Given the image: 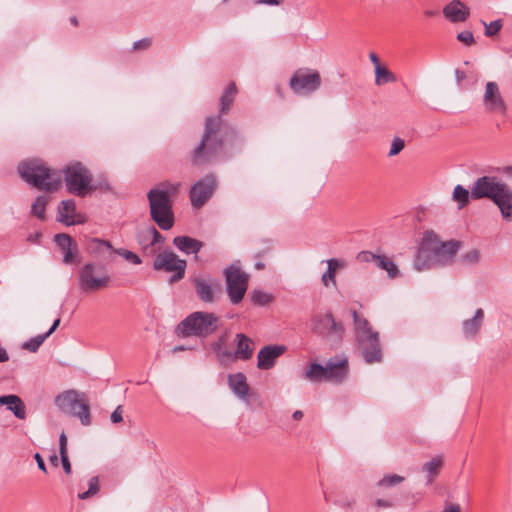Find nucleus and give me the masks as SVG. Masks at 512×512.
Wrapping results in <instances>:
<instances>
[{"mask_svg": "<svg viewBox=\"0 0 512 512\" xmlns=\"http://www.w3.org/2000/svg\"><path fill=\"white\" fill-rule=\"evenodd\" d=\"M376 266L385 270L388 277L394 279L399 276V269L397 265L386 255H378L376 258Z\"/></svg>", "mask_w": 512, "mask_h": 512, "instance_id": "34", "label": "nucleus"}, {"mask_svg": "<svg viewBox=\"0 0 512 512\" xmlns=\"http://www.w3.org/2000/svg\"><path fill=\"white\" fill-rule=\"evenodd\" d=\"M42 234L40 232H34L28 235L27 241L31 243H39Z\"/></svg>", "mask_w": 512, "mask_h": 512, "instance_id": "55", "label": "nucleus"}, {"mask_svg": "<svg viewBox=\"0 0 512 512\" xmlns=\"http://www.w3.org/2000/svg\"><path fill=\"white\" fill-rule=\"evenodd\" d=\"M88 490L87 491H84V492H81L78 494V498L81 499V500H85V499H88V498H91L93 497L94 495H96L99 491V478L97 476H94L92 478H90L89 482H88Z\"/></svg>", "mask_w": 512, "mask_h": 512, "instance_id": "43", "label": "nucleus"}, {"mask_svg": "<svg viewBox=\"0 0 512 512\" xmlns=\"http://www.w3.org/2000/svg\"><path fill=\"white\" fill-rule=\"evenodd\" d=\"M287 350L284 345H267L262 347L257 355V367L260 370H269L274 367L277 358Z\"/></svg>", "mask_w": 512, "mask_h": 512, "instance_id": "20", "label": "nucleus"}, {"mask_svg": "<svg viewBox=\"0 0 512 512\" xmlns=\"http://www.w3.org/2000/svg\"><path fill=\"white\" fill-rule=\"evenodd\" d=\"M122 406H118L111 414L110 419L113 423H120L123 420Z\"/></svg>", "mask_w": 512, "mask_h": 512, "instance_id": "50", "label": "nucleus"}, {"mask_svg": "<svg viewBox=\"0 0 512 512\" xmlns=\"http://www.w3.org/2000/svg\"><path fill=\"white\" fill-rule=\"evenodd\" d=\"M63 470L66 474L71 473V463L68 458V454H60Z\"/></svg>", "mask_w": 512, "mask_h": 512, "instance_id": "52", "label": "nucleus"}, {"mask_svg": "<svg viewBox=\"0 0 512 512\" xmlns=\"http://www.w3.org/2000/svg\"><path fill=\"white\" fill-rule=\"evenodd\" d=\"M227 344V333L221 335L215 342L212 343L211 347L217 357L220 360H230L232 356V351L228 350L226 347Z\"/></svg>", "mask_w": 512, "mask_h": 512, "instance_id": "35", "label": "nucleus"}, {"mask_svg": "<svg viewBox=\"0 0 512 512\" xmlns=\"http://www.w3.org/2000/svg\"><path fill=\"white\" fill-rule=\"evenodd\" d=\"M326 369L324 365L320 363L313 362L311 363L305 373L304 378L310 382H321L326 381Z\"/></svg>", "mask_w": 512, "mask_h": 512, "instance_id": "31", "label": "nucleus"}, {"mask_svg": "<svg viewBox=\"0 0 512 512\" xmlns=\"http://www.w3.org/2000/svg\"><path fill=\"white\" fill-rule=\"evenodd\" d=\"M369 58L371 62L375 65V67H381L379 58L375 53H370Z\"/></svg>", "mask_w": 512, "mask_h": 512, "instance_id": "61", "label": "nucleus"}, {"mask_svg": "<svg viewBox=\"0 0 512 512\" xmlns=\"http://www.w3.org/2000/svg\"><path fill=\"white\" fill-rule=\"evenodd\" d=\"M443 465L442 457L436 456L422 466V471L426 473L427 483H431L439 474Z\"/></svg>", "mask_w": 512, "mask_h": 512, "instance_id": "33", "label": "nucleus"}, {"mask_svg": "<svg viewBox=\"0 0 512 512\" xmlns=\"http://www.w3.org/2000/svg\"><path fill=\"white\" fill-rule=\"evenodd\" d=\"M250 296L252 303L259 307L266 306L274 300V296L271 293L265 292L261 289H254Z\"/></svg>", "mask_w": 512, "mask_h": 512, "instance_id": "37", "label": "nucleus"}, {"mask_svg": "<svg viewBox=\"0 0 512 512\" xmlns=\"http://www.w3.org/2000/svg\"><path fill=\"white\" fill-rule=\"evenodd\" d=\"M470 197V191H468L462 185H456L454 187L453 200L457 202L459 209L464 208L469 203Z\"/></svg>", "mask_w": 512, "mask_h": 512, "instance_id": "39", "label": "nucleus"}, {"mask_svg": "<svg viewBox=\"0 0 512 512\" xmlns=\"http://www.w3.org/2000/svg\"><path fill=\"white\" fill-rule=\"evenodd\" d=\"M501 173H503L504 175L512 178V166H504L501 169Z\"/></svg>", "mask_w": 512, "mask_h": 512, "instance_id": "62", "label": "nucleus"}, {"mask_svg": "<svg viewBox=\"0 0 512 512\" xmlns=\"http://www.w3.org/2000/svg\"><path fill=\"white\" fill-rule=\"evenodd\" d=\"M152 44V39L151 38H143V39H140V40H137L133 43V50L137 51V50H146L148 49Z\"/></svg>", "mask_w": 512, "mask_h": 512, "instance_id": "49", "label": "nucleus"}, {"mask_svg": "<svg viewBox=\"0 0 512 512\" xmlns=\"http://www.w3.org/2000/svg\"><path fill=\"white\" fill-rule=\"evenodd\" d=\"M47 338H48V334H45V333L39 334L35 337L30 338L28 341L24 342L22 344V348L29 352L35 353L38 351L40 346L43 344V342Z\"/></svg>", "mask_w": 512, "mask_h": 512, "instance_id": "41", "label": "nucleus"}, {"mask_svg": "<svg viewBox=\"0 0 512 512\" xmlns=\"http://www.w3.org/2000/svg\"><path fill=\"white\" fill-rule=\"evenodd\" d=\"M324 367L326 369V382L342 383L349 373L348 359L344 356L330 358Z\"/></svg>", "mask_w": 512, "mask_h": 512, "instance_id": "19", "label": "nucleus"}, {"mask_svg": "<svg viewBox=\"0 0 512 512\" xmlns=\"http://www.w3.org/2000/svg\"><path fill=\"white\" fill-rule=\"evenodd\" d=\"M282 0H256V4H266V5H280Z\"/></svg>", "mask_w": 512, "mask_h": 512, "instance_id": "57", "label": "nucleus"}, {"mask_svg": "<svg viewBox=\"0 0 512 512\" xmlns=\"http://www.w3.org/2000/svg\"><path fill=\"white\" fill-rule=\"evenodd\" d=\"M311 331L325 340L331 348L339 347L345 335L343 323L337 321L331 312L313 315L311 317Z\"/></svg>", "mask_w": 512, "mask_h": 512, "instance_id": "7", "label": "nucleus"}, {"mask_svg": "<svg viewBox=\"0 0 512 512\" xmlns=\"http://www.w3.org/2000/svg\"><path fill=\"white\" fill-rule=\"evenodd\" d=\"M483 104L488 112H499L505 114L507 105L500 93L499 86L496 82H487L483 95Z\"/></svg>", "mask_w": 512, "mask_h": 512, "instance_id": "18", "label": "nucleus"}, {"mask_svg": "<svg viewBox=\"0 0 512 512\" xmlns=\"http://www.w3.org/2000/svg\"><path fill=\"white\" fill-rule=\"evenodd\" d=\"M47 205V198L45 196H37L31 206V213L37 218L45 219V210Z\"/></svg>", "mask_w": 512, "mask_h": 512, "instance_id": "40", "label": "nucleus"}, {"mask_svg": "<svg viewBox=\"0 0 512 512\" xmlns=\"http://www.w3.org/2000/svg\"><path fill=\"white\" fill-rule=\"evenodd\" d=\"M236 350L232 352L230 360L241 359L247 361L253 356V347L251 339L243 333L235 335Z\"/></svg>", "mask_w": 512, "mask_h": 512, "instance_id": "24", "label": "nucleus"}, {"mask_svg": "<svg viewBox=\"0 0 512 512\" xmlns=\"http://www.w3.org/2000/svg\"><path fill=\"white\" fill-rule=\"evenodd\" d=\"M470 195L473 200L489 199L506 221L512 220V188L496 176H482L475 180Z\"/></svg>", "mask_w": 512, "mask_h": 512, "instance_id": "2", "label": "nucleus"}, {"mask_svg": "<svg viewBox=\"0 0 512 512\" xmlns=\"http://www.w3.org/2000/svg\"><path fill=\"white\" fill-rule=\"evenodd\" d=\"M227 383L236 396L244 401L248 400L249 386L247 384V378L244 373L238 372L235 374H230L228 376Z\"/></svg>", "mask_w": 512, "mask_h": 512, "instance_id": "26", "label": "nucleus"}, {"mask_svg": "<svg viewBox=\"0 0 512 512\" xmlns=\"http://www.w3.org/2000/svg\"><path fill=\"white\" fill-rule=\"evenodd\" d=\"M484 321V311L478 308L471 319L464 320L462 329L466 338H474L479 332Z\"/></svg>", "mask_w": 512, "mask_h": 512, "instance_id": "28", "label": "nucleus"}, {"mask_svg": "<svg viewBox=\"0 0 512 512\" xmlns=\"http://www.w3.org/2000/svg\"><path fill=\"white\" fill-rule=\"evenodd\" d=\"M455 76L458 82H461L466 77L465 73L459 69L455 70Z\"/></svg>", "mask_w": 512, "mask_h": 512, "instance_id": "63", "label": "nucleus"}, {"mask_svg": "<svg viewBox=\"0 0 512 512\" xmlns=\"http://www.w3.org/2000/svg\"><path fill=\"white\" fill-rule=\"evenodd\" d=\"M97 242H98L99 246H105L107 249L112 250L114 253L123 257L126 261H128L134 265H139L142 263L140 257L132 251H129V250H126L123 248L113 249L111 243L106 240L97 239Z\"/></svg>", "mask_w": 512, "mask_h": 512, "instance_id": "32", "label": "nucleus"}, {"mask_svg": "<svg viewBox=\"0 0 512 512\" xmlns=\"http://www.w3.org/2000/svg\"><path fill=\"white\" fill-rule=\"evenodd\" d=\"M461 507L459 504H448L445 506L442 512H460Z\"/></svg>", "mask_w": 512, "mask_h": 512, "instance_id": "56", "label": "nucleus"}, {"mask_svg": "<svg viewBox=\"0 0 512 512\" xmlns=\"http://www.w3.org/2000/svg\"><path fill=\"white\" fill-rule=\"evenodd\" d=\"M292 417L294 420H300L303 417V412L300 410H296V411H294Z\"/></svg>", "mask_w": 512, "mask_h": 512, "instance_id": "64", "label": "nucleus"}, {"mask_svg": "<svg viewBox=\"0 0 512 512\" xmlns=\"http://www.w3.org/2000/svg\"><path fill=\"white\" fill-rule=\"evenodd\" d=\"M55 403L63 412L78 417L83 425L91 423L90 407L84 394L68 390L58 395Z\"/></svg>", "mask_w": 512, "mask_h": 512, "instance_id": "9", "label": "nucleus"}, {"mask_svg": "<svg viewBox=\"0 0 512 512\" xmlns=\"http://www.w3.org/2000/svg\"><path fill=\"white\" fill-rule=\"evenodd\" d=\"M461 247V242L457 240H450L443 242L431 257L427 260V269L434 266H444L452 262L456 253Z\"/></svg>", "mask_w": 512, "mask_h": 512, "instance_id": "16", "label": "nucleus"}, {"mask_svg": "<svg viewBox=\"0 0 512 512\" xmlns=\"http://www.w3.org/2000/svg\"><path fill=\"white\" fill-rule=\"evenodd\" d=\"M136 239L141 247L142 253L146 256H154L160 247L165 242V237L153 226L150 225L146 228L139 230L136 233Z\"/></svg>", "mask_w": 512, "mask_h": 512, "instance_id": "15", "label": "nucleus"}, {"mask_svg": "<svg viewBox=\"0 0 512 512\" xmlns=\"http://www.w3.org/2000/svg\"><path fill=\"white\" fill-rule=\"evenodd\" d=\"M220 322V317L214 313L196 311L177 325L175 333L181 338L191 336L206 338L218 330Z\"/></svg>", "mask_w": 512, "mask_h": 512, "instance_id": "5", "label": "nucleus"}, {"mask_svg": "<svg viewBox=\"0 0 512 512\" xmlns=\"http://www.w3.org/2000/svg\"><path fill=\"white\" fill-rule=\"evenodd\" d=\"M226 291L233 305L239 304L248 289L249 275L240 266L231 264L224 270Z\"/></svg>", "mask_w": 512, "mask_h": 512, "instance_id": "10", "label": "nucleus"}, {"mask_svg": "<svg viewBox=\"0 0 512 512\" xmlns=\"http://www.w3.org/2000/svg\"><path fill=\"white\" fill-rule=\"evenodd\" d=\"M75 212L76 204L74 200L70 199L62 201L58 207L57 221L65 224L66 226L74 225L78 222L74 219Z\"/></svg>", "mask_w": 512, "mask_h": 512, "instance_id": "29", "label": "nucleus"}, {"mask_svg": "<svg viewBox=\"0 0 512 512\" xmlns=\"http://www.w3.org/2000/svg\"><path fill=\"white\" fill-rule=\"evenodd\" d=\"M237 94L235 83H230L220 98V113L206 118L204 133L200 143L191 155L193 165H202L214 159L224 148L230 152L240 150L244 139L236 129L222 118L226 114Z\"/></svg>", "mask_w": 512, "mask_h": 512, "instance_id": "1", "label": "nucleus"}, {"mask_svg": "<svg viewBox=\"0 0 512 512\" xmlns=\"http://www.w3.org/2000/svg\"><path fill=\"white\" fill-rule=\"evenodd\" d=\"M289 86L296 94H311L321 86V77L317 71L298 69L290 78Z\"/></svg>", "mask_w": 512, "mask_h": 512, "instance_id": "12", "label": "nucleus"}, {"mask_svg": "<svg viewBox=\"0 0 512 512\" xmlns=\"http://www.w3.org/2000/svg\"><path fill=\"white\" fill-rule=\"evenodd\" d=\"M480 253L477 249H473L468 251L467 253L461 256V260L466 265H472L479 261Z\"/></svg>", "mask_w": 512, "mask_h": 512, "instance_id": "45", "label": "nucleus"}, {"mask_svg": "<svg viewBox=\"0 0 512 512\" xmlns=\"http://www.w3.org/2000/svg\"><path fill=\"white\" fill-rule=\"evenodd\" d=\"M457 40L465 44L466 46H471L475 43L474 35L471 31L465 30L459 32L456 36Z\"/></svg>", "mask_w": 512, "mask_h": 512, "instance_id": "47", "label": "nucleus"}, {"mask_svg": "<svg viewBox=\"0 0 512 512\" xmlns=\"http://www.w3.org/2000/svg\"><path fill=\"white\" fill-rule=\"evenodd\" d=\"M352 317L356 333V340H359L362 336L365 337L370 334L377 333L376 331H373L369 321L356 310L352 311Z\"/></svg>", "mask_w": 512, "mask_h": 512, "instance_id": "30", "label": "nucleus"}, {"mask_svg": "<svg viewBox=\"0 0 512 512\" xmlns=\"http://www.w3.org/2000/svg\"><path fill=\"white\" fill-rule=\"evenodd\" d=\"M405 480L403 476L397 474L384 475L377 483L378 487L389 488L402 483Z\"/></svg>", "mask_w": 512, "mask_h": 512, "instance_id": "42", "label": "nucleus"}, {"mask_svg": "<svg viewBox=\"0 0 512 512\" xmlns=\"http://www.w3.org/2000/svg\"><path fill=\"white\" fill-rule=\"evenodd\" d=\"M443 244L434 231H426L423 234L421 244L414 259V267L418 271L427 269V260L432 253Z\"/></svg>", "mask_w": 512, "mask_h": 512, "instance_id": "14", "label": "nucleus"}, {"mask_svg": "<svg viewBox=\"0 0 512 512\" xmlns=\"http://www.w3.org/2000/svg\"><path fill=\"white\" fill-rule=\"evenodd\" d=\"M180 183L161 182L147 193L151 219L162 230H169L174 225L172 196L178 193Z\"/></svg>", "mask_w": 512, "mask_h": 512, "instance_id": "3", "label": "nucleus"}, {"mask_svg": "<svg viewBox=\"0 0 512 512\" xmlns=\"http://www.w3.org/2000/svg\"><path fill=\"white\" fill-rule=\"evenodd\" d=\"M375 83L376 85H383L396 81V76L386 67H375Z\"/></svg>", "mask_w": 512, "mask_h": 512, "instance_id": "38", "label": "nucleus"}, {"mask_svg": "<svg viewBox=\"0 0 512 512\" xmlns=\"http://www.w3.org/2000/svg\"><path fill=\"white\" fill-rule=\"evenodd\" d=\"M173 245L186 255H195L203 248L204 243L190 236H176L173 238Z\"/></svg>", "mask_w": 512, "mask_h": 512, "instance_id": "25", "label": "nucleus"}, {"mask_svg": "<svg viewBox=\"0 0 512 512\" xmlns=\"http://www.w3.org/2000/svg\"><path fill=\"white\" fill-rule=\"evenodd\" d=\"M339 505L343 508H348V507H352L354 504H355V499H350V500H340L339 502Z\"/></svg>", "mask_w": 512, "mask_h": 512, "instance_id": "58", "label": "nucleus"}, {"mask_svg": "<svg viewBox=\"0 0 512 512\" xmlns=\"http://www.w3.org/2000/svg\"><path fill=\"white\" fill-rule=\"evenodd\" d=\"M59 452H60V454H68L67 453V437L64 433H62L59 437Z\"/></svg>", "mask_w": 512, "mask_h": 512, "instance_id": "53", "label": "nucleus"}, {"mask_svg": "<svg viewBox=\"0 0 512 512\" xmlns=\"http://www.w3.org/2000/svg\"><path fill=\"white\" fill-rule=\"evenodd\" d=\"M0 406H6L7 410L20 420L26 418V406L23 400L14 394L0 396Z\"/></svg>", "mask_w": 512, "mask_h": 512, "instance_id": "27", "label": "nucleus"}, {"mask_svg": "<svg viewBox=\"0 0 512 512\" xmlns=\"http://www.w3.org/2000/svg\"><path fill=\"white\" fill-rule=\"evenodd\" d=\"M59 324H60V318L55 319L52 326L45 334H48V337H49L58 328Z\"/></svg>", "mask_w": 512, "mask_h": 512, "instance_id": "59", "label": "nucleus"}, {"mask_svg": "<svg viewBox=\"0 0 512 512\" xmlns=\"http://www.w3.org/2000/svg\"><path fill=\"white\" fill-rule=\"evenodd\" d=\"M404 147H405L404 140L401 139L400 137H395L392 140V144H391V148L388 153V156L392 157V156L399 154L404 149Z\"/></svg>", "mask_w": 512, "mask_h": 512, "instance_id": "46", "label": "nucleus"}, {"mask_svg": "<svg viewBox=\"0 0 512 512\" xmlns=\"http://www.w3.org/2000/svg\"><path fill=\"white\" fill-rule=\"evenodd\" d=\"M8 360H9V355H8L7 351L4 348L0 347V363L6 362Z\"/></svg>", "mask_w": 512, "mask_h": 512, "instance_id": "60", "label": "nucleus"}, {"mask_svg": "<svg viewBox=\"0 0 512 512\" xmlns=\"http://www.w3.org/2000/svg\"><path fill=\"white\" fill-rule=\"evenodd\" d=\"M54 241L63 253V262L65 264L77 262L78 245L70 235L65 233L56 234Z\"/></svg>", "mask_w": 512, "mask_h": 512, "instance_id": "21", "label": "nucleus"}, {"mask_svg": "<svg viewBox=\"0 0 512 512\" xmlns=\"http://www.w3.org/2000/svg\"><path fill=\"white\" fill-rule=\"evenodd\" d=\"M357 342L366 363L372 364L382 360V350L378 332L365 337L362 336Z\"/></svg>", "mask_w": 512, "mask_h": 512, "instance_id": "17", "label": "nucleus"}, {"mask_svg": "<svg viewBox=\"0 0 512 512\" xmlns=\"http://www.w3.org/2000/svg\"><path fill=\"white\" fill-rule=\"evenodd\" d=\"M34 458L37 462L38 468L46 473L47 472L46 465H45V462H44L43 458L41 457V455L39 453H36L34 455Z\"/></svg>", "mask_w": 512, "mask_h": 512, "instance_id": "54", "label": "nucleus"}, {"mask_svg": "<svg viewBox=\"0 0 512 512\" xmlns=\"http://www.w3.org/2000/svg\"><path fill=\"white\" fill-rule=\"evenodd\" d=\"M20 177L39 190L53 192L61 187V174L50 169L39 159L21 162L18 166Z\"/></svg>", "mask_w": 512, "mask_h": 512, "instance_id": "4", "label": "nucleus"}, {"mask_svg": "<svg viewBox=\"0 0 512 512\" xmlns=\"http://www.w3.org/2000/svg\"><path fill=\"white\" fill-rule=\"evenodd\" d=\"M443 14L452 23H458L468 19L470 10L460 0H453L443 8Z\"/></svg>", "mask_w": 512, "mask_h": 512, "instance_id": "22", "label": "nucleus"}, {"mask_svg": "<svg viewBox=\"0 0 512 512\" xmlns=\"http://www.w3.org/2000/svg\"><path fill=\"white\" fill-rule=\"evenodd\" d=\"M187 262L180 259L175 253L171 251H163L155 255L152 265L155 271H164L173 273L169 278L170 283H175L182 280L185 276Z\"/></svg>", "mask_w": 512, "mask_h": 512, "instance_id": "11", "label": "nucleus"}, {"mask_svg": "<svg viewBox=\"0 0 512 512\" xmlns=\"http://www.w3.org/2000/svg\"><path fill=\"white\" fill-rule=\"evenodd\" d=\"M339 266L340 263L337 259L327 260V271L321 277V282L325 287H329L330 283L335 284V274Z\"/></svg>", "mask_w": 512, "mask_h": 512, "instance_id": "36", "label": "nucleus"}, {"mask_svg": "<svg viewBox=\"0 0 512 512\" xmlns=\"http://www.w3.org/2000/svg\"><path fill=\"white\" fill-rule=\"evenodd\" d=\"M109 282L110 275L102 264L85 263L78 271L79 288L85 293L106 288Z\"/></svg>", "mask_w": 512, "mask_h": 512, "instance_id": "8", "label": "nucleus"}, {"mask_svg": "<svg viewBox=\"0 0 512 512\" xmlns=\"http://www.w3.org/2000/svg\"><path fill=\"white\" fill-rule=\"evenodd\" d=\"M217 187L214 175L209 174L197 181L190 189L189 197L193 207H202L213 195Z\"/></svg>", "mask_w": 512, "mask_h": 512, "instance_id": "13", "label": "nucleus"}, {"mask_svg": "<svg viewBox=\"0 0 512 512\" xmlns=\"http://www.w3.org/2000/svg\"><path fill=\"white\" fill-rule=\"evenodd\" d=\"M377 257H378V255H376L370 251H362L358 254L357 259L360 262H367V263L373 262L376 264Z\"/></svg>", "mask_w": 512, "mask_h": 512, "instance_id": "48", "label": "nucleus"}, {"mask_svg": "<svg viewBox=\"0 0 512 512\" xmlns=\"http://www.w3.org/2000/svg\"><path fill=\"white\" fill-rule=\"evenodd\" d=\"M57 172L61 174V183H65L70 194L84 197L101 187L93 184L91 172L80 161H72Z\"/></svg>", "mask_w": 512, "mask_h": 512, "instance_id": "6", "label": "nucleus"}, {"mask_svg": "<svg viewBox=\"0 0 512 512\" xmlns=\"http://www.w3.org/2000/svg\"><path fill=\"white\" fill-rule=\"evenodd\" d=\"M193 285L198 298L205 303H212L215 301L214 287H218V283H213L210 280L202 277H195Z\"/></svg>", "mask_w": 512, "mask_h": 512, "instance_id": "23", "label": "nucleus"}, {"mask_svg": "<svg viewBox=\"0 0 512 512\" xmlns=\"http://www.w3.org/2000/svg\"><path fill=\"white\" fill-rule=\"evenodd\" d=\"M482 23L485 26L484 34L487 37L495 36L501 30V28L503 26L502 20H500V19L494 20V21L490 22L489 24H487L484 21Z\"/></svg>", "mask_w": 512, "mask_h": 512, "instance_id": "44", "label": "nucleus"}, {"mask_svg": "<svg viewBox=\"0 0 512 512\" xmlns=\"http://www.w3.org/2000/svg\"><path fill=\"white\" fill-rule=\"evenodd\" d=\"M375 506L378 508H392L394 507V502L388 499L378 498L374 502Z\"/></svg>", "mask_w": 512, "mask_h": 512, "instance_id": "51", "label": "nucleus"}]
</instances>
